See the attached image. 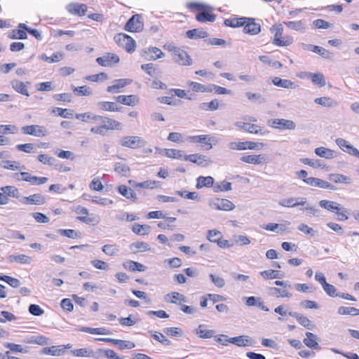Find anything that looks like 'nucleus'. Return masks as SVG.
<instances>
[{
  "label": "nucleus",
  "mask_w": 359,
  "mask_h": 359,
  "mask_svg": "<svg viewBox=\"0 0 359 359\" xmlns=\"http://www.w3.org/2000/svg\"><path fill=\"white\" fill-rule=\"evenodd\" d=\"M66 9L71 14L83 16L87 11V6L83 4L71 3L66 6Z\"/></svg>",
  "instance_id": "18"
},
{
  "label": "nucleus",
  "mask_w": 359,
  "mask_h": 359,
  "mask_svg": "<svg viewBox=\"0 0 359 359\" xmlns=\"http://www.w3.org/2000/svg\"><path fill=\"white\" fill-rule=\"evenodd\" d=\"M304 182L306 183L307 184L315 187H320L323 189H327L330 190H334V187L331 184L330 182L325 181L323 180H321L320 178L316 177H309L307 179H304Z\"/></svg>",
  "instance_id": "15"
},
{
  "label": "nucleus",
  "mask_w": 359,
  "mask_h": 359,
  "mask_svg": "<svg viewBox=\"0 0 359 359\" xmlns=\"http://www.w3.org/2000/svg\"><path fill=\"white\" fill-rule=\"evenodd\" d=\"M284 24L288 28L295 30V31H300V30L304 29L306 27L304 23L302 20L288 21V22H285Z\"/></svg>",
  "instance_id": "52"
},
{
  "label": "nucleus",
  "mask_w": 359,
  "mask_h": 359,
  "mask_svg": "<svg viewBox=\"0 0 359 359\" xmlns=\"http://www.w3.org/2000/svg\"><path fill=\"white\" fill-rule=\"evenodd\" d=\"M307 78L310 79L312 83L319 87L325 86L324 76L320 73H307Z\"/></svg>",
  "instance_id": "35"
},
{
  "label": "nucleus",
  "mask_w": 359,
  "mask_h": 359,
  "mask_svg": "<svg viewBox=\"0 0 359 359\" xmlns=\"http://www.w3.org/2000/svg\"><path fill=\"white\" fill-rule=\"evenodd\" d=\"M224 23L226 27H241L245 23V17L226 19Z\"/></svg>",
  "instance_id": "39"
},
{
  "label": "nucleus",
  "mask_w": 359,
  "mask_h": 359,
  "mask_svg": "<svg viewBox=\"0 0 359 359\" xmlns=\"http://www.w3.org/2000/svg\"><path fill=\"white\" fill-rule=\"evenodd\" d=\"M175 194L187 199L194 201H198L199 199L198 193L195 191L189 192L187 191H176Z\"/></svg>",
  "instance_id": "59"
},
{
  "label": "nucleus",
  "mask_w": 359,
  "mask_h": 359,
  "mask_svg": "<svg viewBox=\"0 0 359 359\" xmlns=\"http://www.w3.org/2000/svg\"><path fill=\"white\" fill-rule=\"evenodd\" d=\"M222 238V233L217 230H208L207 234V239L212 243H216L218 240Z\"/></svg>",
  "instance_id": "64"
},
{
  "label": "nucleus",
  "mask_w": 359,
  "mask_h": 359,
  "mask_svg": "<svg viewBox=\"0 0 359 359\" xmlns=\"http://www.w3.org/2000/svg\"><path fill=\"white\" fill-rule=\"evenodd\" d=\"M104 126H105L107 128L106 130H121V123L114 119L104 117Z\"/></svg>",
  "instance_id": "46"
},
{
  "label": "nucleus",
  "mask_w": 359,
  "mask_h": 359,
  "mask_svg": "<svg viewBox=\"0 0 359 359\" xmlns=\"http://www.w3.org/2000/svg\"><path fill=\"white\" fill-rule=\"evenodd\" d=\"M203 325H200L196 330V334L203 339H210L214 336L215 331L212 330H203Z\"/></svg>",
  "instance_id": "50"
},
{
  "label": "nucleus",
  "mask_w": 359,
  "mask_h": 359,
  "mask_svg": "<svg viewBox=\"0 0 359 359\" xmlns=\"http://www.w3.org/2000/svg\"><path fill=\"white\" fill-rule=\"evenodd\" d=\"M186 36L191 39H203L208 36V33L202 28H197L188 30Z\"/></svg>",
  "instance_id": "34"
},
{
  "label": "nucleus",
  "mask_w": 359,
  "mask_h": 359,
  "mask_svg": "<svg viewBox=\"0 0 359 359\" xmlns=\"http://www.w3.org/2000/svg\"><path fill=\"white\" fill-rule=\"evenodd\" d=\"M118 191L123 196L132 201L133 202H135L137 201V196L135 192L132 189L128 187L126 185H120L118 187Z\"/></svg>",
  "instance_id": "25"
},
{
  "label": "nucleus",
  "mask_w": 359,
  "mask_h": 359,
  "mask_svg": "<svg viewBox=\"0 0 359 359\" xmlns=\"http://www.w3.org/2000/svg\"><path fill=\"white\" fill-rule=\"evenodd\" d=\"M307 50L318 53L324 58L330 57V52L325 48L314 45H307Z\"/></svg>",
  "instance_id": "42"
},
{
  "label": "nucleus",
  "mask_w": 359,
  "mask_h": 359,
  "mask_svg": "<svg viewBox=\"0 0 359 359\" xmlns=\"http://www.w3.org/2000/svg\"><path fill=\"white\" fill-rule=\"evenodd\" d=\"M306 337L304 339L303 342L307 347L313 349L320 348L318 343L317 342L318 337L315 334L306 332Z\"/></svg>",
  "instance_id": "22"
},
{
  "label": "nucleus",
  "mask_w": 359,
  "mask_h": 359,
  "mask_svg": "<svg viewBox=\"0 0 359 359\" xmlns=\"http://www.w3.org/2000/svg\"><path fill=\"white\" fill-rule=\"evenodd\" d=\"M130 36L126 34L119 33L114 36V41L120 47H123L124 43L128 41Z\"/></svg>",
  "instance_id": "62"
},
{
  "label": "nucleus",
  "mask_w": 359,
  "mask_h": 359,
  "mask_svg": "<svg viewBox=\"0 0 359 359\" xmlns=\"http://www.w3.org/2000/svg\"><path fill=\"white\" fill-rule=\"evenodd\" d=\"M241 161L250 164L261 165L266 162V157L264 154L245 155L241 158Z\"/></svg>",
  "instance_id": "17"
},
{
  "label": "nucleus",
  "mask_w": 359,
  "mask_h": 359,
  "mask_svg": "<svg viewBox=\"0 0 359 359\" xmlns=\"http://www.w3.org/2000/svg\"><path fill=\"white\" fill-rule=\"evenodd\" d=\"M188 140L191 142H198L203 144L202 147H205V150H210L212 148V145L210 143V138L208 135H201L189 136Z\"/></svg>",
  "instance_id": "20"
},
{
  "label": "nucleus",
  "mask_w": 359,
  "mask_h": 359,
  "mask_svg": "<svg viewBox=\"0 0 359 359\" xmlns=\"http://www.w3.org/2000/svg\"><path fill=\"white\" fill-rule=\"evenodd\" d=\"M243 32L250 35L257 34L261 32V25L255 22L254 18L245 17V23L243 25Z\"/></svg>",
  "instance_id": "11"
},
{
  "label": "nucleus",
  "mask_w": 359,
  "mask_h": 359,
  "mask_svg": "<svg viewBox=\"0 0 359 359\" xmlns=\"http://www.w3.org/2000/svg\"><path fill=\"white\" fill-rule=\"evenodd\" d=\"M119 61V57L111 53H107L96 59V62L102 67H112L114 65L118 63Z\"/></svg>",
  "instance_id": "9"
},
{
  "label": "nucleus",
  "mask_w": 359,
  "mask_h": 359,
  "mask_svg": "<svg viewBox=\"0 0 359 359\" xmlns=\"http://www.w3.org/2000/svg\"><path fill=\"white\" fill-rule=\"evenodd\" d=\"M335 142L341 150L352 156L354 153L356 152V150L358 149L343 138L336 139Z\"/></svg>",
  "instance_id": "21"
},
{
  "label": "nucleus",
  "mask_w": 359,
  "mask_h": 359,
  "mask_svg": "<svg viewBox=\"0 0 359 359\" xmlns=\"http://www.w3.org/2000/svg\"><path fill=\"white\" fill-rule=\"evenodd\" d=\"M260 276L264 279H275V278H283V273L277 270L269 269L261 271L259 273Z\"/></svg>",
  "instance_id": "37"
},
{
  "label": "nucleus",
  "mask_w": 359,
  "mask_h": 359,
  "mask_svg": "<svg viewBox=\"0 0 359 359\" xmlns=\"http://www.w3.org/2000/svg\"><path fill=\"white\" fill-rule=\"evenodd\" d=\"M263 147V143L250 141L231 142L228 144V147L231 150L261 149Z\"/></svg>",
  "instance_id": "2"
},
{
  "label": "nucleus",
  "mask_w": 359,
  "mask_h": 359,
  "mask_svg": "<svg viewBox=\"0 0 359 359\" xmlns=\"http://www.w3.org/2000/svg\"><path fill=\"white\" fill-rule=\"evenodd\" d=\"M184 160L189 161L190 162L196 163L198 166L203 168L208 167L212 163V161L209 157L200 154L184 155Z\"/></svg>",
  "instance_id": "8"
},
{
  "label": "nucleus",
  "mask_w": 359,
  "mask_h": 359,
  "mask_svg": "<svg viewBox=\"0 0 359 359\" xmlns=\"http://www.w3.org/2000/svg\"><path fill=\"white\" fill-rule=\"evenodd\" d=\"M170 50H173V60L181 65H191V59L187 53L180 48L172 47L170 48Z\"/></svg>",
  "instance_id": "5"
},
{
  "label": "nucleus",
  "mask_w": 359,
  "mask_h": 359,
  "mask_svg": "<svg viewBox=\"0 0 359 359\" xmlns=\"http://www.w3.org/2000/svg\"><path fill=\"white\" fill-rule=\"evenodd\" d=\"M269 294L274 297H287L290 298L292 296V293L289 292L286 290H282L275 287H271L268 289Z\"/></svg>",
  "instance_id": "32"
},
{
  "label": "nucleus",
  "mask_w": 359,
  "mask_h": 359,
  "mask_svg": "<svg viewBox=\"0 0 359 359\" xmlns=\"http://www.w3.org/2000/svg\"><path fill=\"white\" fill-rule=\"evenodd\" d=\"M74 93H76L79 96H88L92 94L91 90L86 86L75 87L72 86Z\"/></svg>",
  "instance_id": "54"
},
{
  "label": "nucleus",
  "mask_w": 359,
  "mask_h": 359,
  "mask_svg": "<svg viewBox=\"0 0 359 359\" xmlns=\"http://www.w3.org/2000/svg\"><path fill=\"white\" fill-rule=\"evenodd\" d=\"M315 154L317 156L326 159H332L336 156L335 152L333 150L323 147L316 148L315 149Z\"/></svg>",
  "instance_id": "31"
},
{
  "label": "nucleus",
  "mask_w": 359,
  "mask_h": 359,
  "mask_svg": "<svg viewBox=\"0 0 359 359\" xmlns=\"http://www.w3.org/2000/svg\"><path fill=\"white\" fill-rule=\"evenodd\" d=\"M58 232L60 235L69 238H76L81 236V233L74 229H59Z\"/></svg>",
  "instance_id": "61"
},
{
  "label": "nucleus",
  "mask_w": 359,
  "mask_h": 359,
  "mask_svg": "<svg viewBox=\"0 0 359 359\" xmlns=\"http://www.w3.org/2000/svg\"><path fill=\"white\" fill-rule=\"evenodd\" d=\"M161 182L155 180H147L139 183V188L153 189L161 187Z\"/></svg>",
  "instance_id": "56"
},
{
  "label": "nucleus",
  "mask_w": 359,
  "mask_h": 359,
  "mask_svg": "<svg viewBox=\"0 0 359 359\" xmlns=\"http://www.w3.org/2000/svg\"><path fill=\"white\" fill-rule=\"evenodd\" d=\"M272 83L274 86L287 88V89H294L297 87L294 82L288 79H283L280 77H274L272 80Z\"/></svg>",
  "instance_id": "29"
},
{
  "label": "nucleus",
  "mask_w": 359,
  "mask_h": 359,
  "mask_svg": "<svg viewBox=\"0 0 359 359\" xmlns=\"http://www.w3.org/2000/svg\"><path fill=\"white\" fill-rule=\"evenodd\" d=\"M104 253L109 256H113L118 252L119 250L116 245H104L102 248Z\"/></svg>",
  "instance_id": "63"
},
{
  "label": "nucleus",
  "mask_w": 359,
  "mask_h": 359,
  "mask_svg": "<svg viewBox=\"0 0 359 359\" xmlns=\"http://www.w3.org/2000/svg\"><path fill=\"white\" fill-rule=\"evenodd\" d=\"M131 251L134 253L144 252L151 250V248L147 243L137 241L131 243L129 246Z\"/></svg>",
  "instance_id": "27"
},
{
  "label": "nucleus",
  "mask_w": 359,
  "mask_h": 359,
  "mask_svg": "<svg viewBox=\"0 0 359 359\" xmlns=\"http://www.w3.org/2000/svg\"><path fill=\"white\" fill-rule=\"evenodd\" d=\"M97 106L100 109L109 111H119L121 109V107H118L116 103L113 102H99Z\"/></svg>",
  "instance_id": "36"
},
{
  "label": "nucleus",
  "mask_w": 359,
  "mask_h": 359,
  "mask_svg": "<svg viewBox=\"0 0 359 359\" xmlns=\"http://www.w3.org/2000/svg\"><path fill=\"white\" fill-rule=\"evenodd\" d=\"M20 202L24 205H43L46 203V197L41 194H34L29 196H23L20 198Z\"/></svg>",
  "instance_id": "10"
},
{
  "label": "nucleus",
  "mask_w": 359,
  "mask_h": 359,
  "mask_svg": "<svg viewBox=\"0 0 359 359\" xmlns=\"http://www.w3.org/2000/svg\"><path fill=\"white\" fill-rule=\"evenodd\" d=\"M163 332L171 337H181L183 334V330L180 327H165Z\"/></svg>",
  "instance_id": "58"
},
{
  "label": "nucleus",
  "mask_w": 359,
  "mask_h": 359,
  "mask_svg": "<svg viewBox=\"0 0 359 359\" xmlns=\"http://www.w3.org/2000/svg\"><path fill=\"white\" fill-rule=\"evenodd\" d=\"M271 126L279 130H292L296 128V124L293 121L285 118H275L272 121Z\"/></svg>",
  "instance_id": "13"
},
{
  "label": "nucleus",
  "mask_w": 359,
  "mask_h": 359,
  "mask_svg": "<svg viewBox=\"0 0 359 359\" xmlns=\"http://www.w3.org/2000/svg\"><path fill=\"white\" fill-rule=\"evenodd\" d=\"M142 17L140 14L133 15L129 18L125 25V30L130 32H140L144 29Z\"/></svg>",
  "instance_id": "1"
},
{
  "label": "nucleus",
  "mask_w": 359,
  "mask_h": 359,
  "mask_svg": "<svg viewBox=\"0 0 359 359\" xmlns=\"http://www.w3.org/2000/svg\"><path fill=\"white\" fill-rule=\"evenodd\" d=\"M288 315L295 318L301 325L308 330H313L315 326L307 317H305L297 312L290 311L288 312Z\"/></svg>",
  "instance_id": "19"
},
{
  "label": "nucleus",
  "mask_w": 359,
  "mask_h": 359,
  "mask_svg": "<svg viewBox=\"0 0 359 359\" xmlns=\"http://www.w3.org/2000/svg\"><path fill=\"white\" fill-rule=\"evenodd\" d=\"M20 162L15 161L5 160L0 162V167L11 170H20Z\"/></svg>",
  "instance_id": "44"
},
{
  "label": "nucleus",
  "mask_w": 359,
  "mask_h": 359,
  "mask_svg": "<svg viewBox=\"0 0 359 359\" xmlns=\"http://www.w3.org/2000/svg\"><path fill=\"white\" fill-rule=\"evenodd\" d=\"M123 266L126 269L130 271H140L144 272L146 271L147 267L137 262L128 260L123 263Z\"/></svg>",
  "instance_id": "28"
},
{
  "label": "nucleus",
  "mask_w": 359,
  "mask_h": 359,
  "mask_svg": "<svg viewBox=\"0 0 359 359\" xmlns=\"http://www.w3.org/2000/svg\"><path fill=\"white\" fill-rule=\"evenodd\" d=\"M149 333L151 335L154 339L158 341L161 344L165 346H170L171 341L168 338H166L163 334L150 330L149 331Z\"/></svg>",
  "instance_id": "45"
},
{
  "label": "nucleus",
  "mask_w": 359,
  "mask_h": 359,
  "mask_svg": "<svg viewBox=\"0 0 359 359\" xmlns=\"http://www.w3.org/2000/svg\"><path fill=\"white\" fill-rule=\"evenodd\" d=\"M114 170L122 176H127L130 172V168L126 164L118 162L114 165Z\"/></svg>",
  "instance_id": "57"
},
{
  "label": "nucleus",
  "mask_w": 359,
  "mask_h": 359,
  "mask_svg": "<svg viewBox=\"0 0 359 359\" xmlns=\"http://www.w3.org/2000/svg\"><path fill=\"white\" fill-rule=\"evenodd\" d=\"M132 80L129 79H116L113 81V85L107 87V91L111 93H117L121 88L130 84Z\"/></svg>",
  "instance_id": "16"
},
{
  "label": "nucleus",
  "mask_w": 359,
  "mask_h": 359,
  "mask_svg": "<svg viewBox=\"0 0 359 359\" xmlns=\"http://www.w3.org/2000/svg\"><path fill=\"white\" fill-rule=\"evenodd\" d=\"M209 12L210 11L198 13L196 16V20L200 22H214L216 19V15L212 13H209Z\"/></svg>",
  "instance_id": "41"
},
{
  "label": "nucleus",
  "mask_w": 359,
  "mask_h": 359,
  "mask_svg": "<svg viewBox=\"0 0 359 359\" xmlns=\"http://www.w3.org/2000/svg\"><path fill=\"white\" fill-rule=\"evenodd\" d=\"M215 180L211 176H200L197 178L196 189H200L203 187H212L215 185Z\"/></svg>",
  "instance_id": "26"
},
{
  "label": "nucleus",
  "mask_w": 359,
  "mask_h": 359,
  "mask_svg": "<svg viewBox=\"0 0 359 359\" xmlns=\"http://www.w3.org/2000/svg\"><path fill=\"white\" fill-rule=\"evenodd\" d=\"M115 100L116 102L128 106H135L137 103V97L135 95H118L115 97Z\"/></svg>",
  "instance_id": "24"
},
{
  "label": "nucleus",
  "mask_w": 359,
  "mask_h": 359,
  "mask_svg": "<svg viewBox=\"0 0 359 359\" xmlns=\"http://www.w3.org/2000/svg\"><path fill=\"white\" fill-rule=\"evenodd\" d=\"M7 259L10 262H18L23 264H29L32 262V257L26 255H11Z\"/></svg>",
  "instance_id": "33"
},
{
  "label": "nucleus",
  "mask_w": 359,
  "mask_h": 359,
  "mask_svg": "<svg viewBox=\"0 0 359 359\" xmlns=\"http://www.w3.org/2000/svg\"><path fill=\"white\" fill-rule=\"evenodd\" d=\"M21 130L24 134L38 137H45L48 134L47 129L39 125L25 126L22 127Z\"/></svg>",
  "instance_id": "6"
},
{
  "label": "nucleus",
  "mask_w": 359,
  "mask_h": 359,
  "mask_svg": "<svg viewBox=\"0 0 359 359\" xmlns=\"http://www.w3.org/2000/svg\"><path fill=\"white\" fill-rule=\"evenodd\" d=\"M188 7L189 8L196 9L201 12L212 11L213 10V8L210 6L198 2H191L188 4Z\"/></svg>",
  "instance_id": "49"
},
{
  "label": "nucleus",
  "mask_w": 359,
  "mask_h": 359,
  "mask_svg": "<svg viewBox=\"0 0 359 359\" xmlns=\"http://www.w3.org/2000/svg\"><path fill=\"white\" fill-rule=\"evenodd\" d=\"M1 190L6 195L13 198H19L20 194L19 190L14 186L2 187Z\"/></svg>",
  "instance_id": "47"
},
{
  "label": "nucleus",
  "mask_w": 359,
  "mask_h": 359,
  "mask_svg": "<svg viewBox=\"0 0 359 359\" xmlns=\"http://www.w3.org/2000/svg\"><path fill=\"white\" fill-rule=\"evenodd\" d=\"M315 103L324 107H333L336 104V102L328 97H318L314 100Z\"/></svg>",
  "instance_id": "55"
},
{
  "label": "nucleus",
  "mask_w": 359,
  "mask_h": 359,
  "mask_svg": "<svg viewBox=\"0 0 359 359\" xmlns=\"http://www.w3.org/2000/svg\"><path fill=\"white\" fill-rule=\"evenodd\" d=\"M232 189L231 183L229 182L222 181L220 183H215L213 186V191L215 193L220 191H228Z\"/></svg>",
  "instance_id": "48"
},
{
  "label": "nucleus",
  "mask_w": 359,
  "mask_h": 359,
  "mask_svg": "<svg viewBox=\"0 0 359 359\" xmlns=\"http://www.w3.org/2000/svg\"><path fill=\"white\" fill-rule=\"evenodd\" d=\"M141 55L147 60H156L162 58L164 53L157 47H149L144 48L141 52Z\"/></svg>",
  "instance_id": "12"
},
{
  "label": "nucleus",
  "mask_w": 359,
  "mask_h": 359,
  "mask_svg": "<svg viewBox=\"0 0 359 359\" xmlns=\"http://www.w3.org/2000/svg\"><path fill=\"white\" fill-rule=\"evenodd\" d=\"M230 343L238 346H249L252 345V339L246 335H241L230 338Z\"/></svg>",
  "instance_id": "23"
},
{
  "label": "nucleus",
  "mask_w": 359,
  "mask_h": 359,
  "mask_svg": "<svg viewBox=\"0 0 359 359\" xmlns=\"http://www.w3.org/2000/svg\"><path fill=\"white\" fill-rule=\"evenodd\" d=\"M71 353L76 357H87L95 359H100L103 357L102 348H97L96 351H93L90 348H81L72 350Z\"/></svg>",
  "instance_id": "3"
},
{
  "label": "nucleus",
  "mask_w": 359,
  "mask_h": 359,
  "mask_svg": "<svg viewBox=\"0 0 359 359\" xmlns=\"http://www.w3.org/2000/svg\"><path fill=\"white\" fill-rule=\"evenodd\" d=\"M132 231L137 235L145 236L149 234L151 232V226L147 224L135 223L133 224Z\"/></svg>",
  "instance_id": "30"
},
{
  "label": "nucleus",
  "mask_w": 359,
  "mask_h": 359,
  "mask_svg": "<svg viewBox=\"0 0 359 359\" xmlns=\"http://www.w3.org/2000/svg\"><path fill=\"white\" fill-rule=\"evenodd\" d=\"M319 205L324 209H326L329 211L334 212L337 210H339V205L336 202L327 201V200H321L319 202Z\"/></svg>",
  "instance_id": "43"
},
{
  "label": "nucleus",
  "mask_w": 359,
  "mask_h": 359,
  "mask_svg": "<svg viewBox=\"0 0 359 359\" xmlns=\"http://www.w3.org/2000/svg\"><path fill=\"white\" fill-rule=\"evenodd\" d=\"M11 86L18 93L27 97L29 96L27 86L25 83L18 80H14L11 81Z\"/></svg>",
  "instance_id": "38"
},
{
  "label": "nucleus",
  "mask_w": 359,
  "mask_h": 359,
  "mask_svg": "<svg viewBox=\"0 0 359 359\" xmlns=\"http://www.w3.org/2000/svg\"><path fill=\"white\" fill-rule=\"evenodd\" d=\"M234 126L250 133L261 135L264 134V133H262V128L256 124L242 121H236L235 122Z\"/></svg>",
  "instance_id": "14"
},
{
  "label": "nucleus",
  "mask_w": 359,
  "mask_h": 359,
  "mask_svg": "<svg viewBox=\"0 0 359 359\" xmlns=\"http://www.w3.org/2000/svg\"><path fill=\"white\" fill-rule=\"evenodd\" d=\"M245 96L249 100L254 101L259 104L266 102L265 97L260 93L247 92L245 93Z\"/></svg>",
  "instance_id": "51"
},
{
  "label": "nucleus",
  "mask_w": 359,
  "mask_h": 359,
  "mask_svg": "<svg viewBox=\"0 0 359 359\" xmlns=\"http://www.w3.org/2000/svg\"><path fill=\"white\" fill-rule=\"evenodd\" d=\"M301 161L303 163H304L306 165H309L311 167H313V168H323L325 166V165L319 159L313 160V159H310V158H302Z\"/></svg>",
  "instance_id": "60"
},
{
  "label": "nucleus",
  "mask_w": 359,
  "mask_h": 359,
  "mask_svg": "<svg viewBox=\"0 0 359 359\" xmlns=\"http://www.w3.org/2000/svg\"><path fill=\"white\" fill-rule=\"evenodd\" d=\"M120 144L122 147L137 149L143 147L144 141L137 136H126L121 140Z\"/></svg>",
  "instance_id": "7"
},
{
  "label": "nucleus",
  "mask_w": 359,
  "mask_h": 359,
  "mask_svg": "<svg viewBox=\"0 0 359 359\" xmlns=\"http://www.w3.org/2000/svg\"><path fill=\"white\" fill-rule=\"evenodd\" d=\"M293 43V38L292 36H285L280 38L278 36V32H277L274 36L273 43L278 46H287Z\"/></svg>",
  "instance_id": "40"
},
{
  "label": "nucleus",
  "mask_w": 359,
  "mask_h": 359,
  "mask_svg": "<svg viewBox=\"0 0 359 359\" xmlns=\"http://www.w3.org/2000/svg\"><path fill=\"white\" fill-rule=\"evenodd\" d=\"M165 154L167 157L176 159H184L182 151L175 149H165Z\"/></svg>",
  "instance_id": "53"
},
{
  "label": "nucleus",
  "mask_w": 359,
  "mask_h": 359,
  "mask_svg": "<svg viewBox=\"0 0 359 359\" xmlns=\"http://www.w3.org/2000/svg\"><path fill=\"white\" fill-rule=\"evenodd\" d=\"M209 206L217 210L229 211L235 208V205L226 198H216L209 202Z\"/></svg>",
  "instance_id": "4"
}]
</instances>
